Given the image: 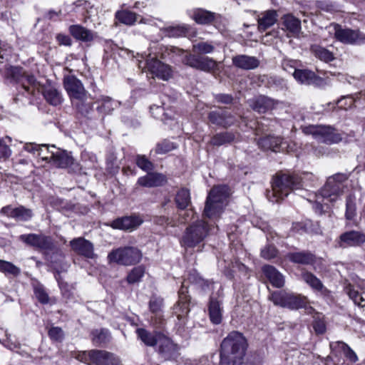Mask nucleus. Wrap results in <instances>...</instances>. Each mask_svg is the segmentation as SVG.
<instances>
[{"label":"nucleus","instance_id":"nucleus-1","mask_svg":"<svg viewBox=\"0 0 365 365\" xmlns=\"http://www.w3.org/2000/svg\"><path fill=\"white\" fill-rule=\"evenodd\" d=\"M314 178L312 173H304L298 174H280L274 179L272 190L267 192L268 200L272 202H278L287 197L292 190L302 188L307 180Z\"/></svg>","mask_w":365,"mask_h":365},{"label":"nucleus","instance_id":"nucleus-2","mask_svg":"<svg viewBox=\"0 0 365 365\" xmlns=\"http://www.w3.org/2000/svg\"><path fill=\"white\" fill-rule=\"evenodd\" d=\"M247 341L238 331H232L221 343L220 365H241Z\"/></svg>","mask_w":365,"mask_h":365},{"label":"nucleus","instance_id":"nucleus-3","mask_svg":"<svg viewBox=\"0 0 365 365\" xmlns=\"http://www.w3.org/2000/svg\"><path fill=\"white\" fill-rule=\"evenodd\" d=\"M212 228L204 220H197L190 224L184 231L180 245L187 252L190 249L197 248L200 252L204 246V240Z\"/></svg>","mask_w":365,"mask_h":365},{"label":"nucleus","instance_id":"nucleus-4","mask_svg":"<svg viewBox=\"0 0 365 365\" xmlns=\"http://www.w3.org/2000/svg\"><path fill=\"white\" fill-rule=\"evenodd\" d=\"M230 193V188L227 185L214 187L207 197L203 215L210 219L220 217L227 205Z\"/></svg>","mask_w":365,"mask_h":365},{"label":"nucleus","instance_id":"nucleus-5","mask_svg":"<svg viewBox=\"0 0 365 365\" xmlns=\"http://www.w3.org/2000/svg\"><path fill=\"white\" fill-rule=\"evenodd\" d=\"M158 56L155 47H150L149 53H143L141 59L138 60V67L143 71L150 73L153 77L168 81L172 76L171 69L169 66L159 61Z\"/></svg>","mask_w":365,"mask_h":365},{"label":"nucleus","instance_id":"nucleus-6","mask_svg":"<svg viewBox=\"0 0 365 365\" xmlns=\"http://www.w3.org/2000/svg\"><path fill=\"white\" fill-rule=\"evenodd\" d=\"M172 51L176 55L183 56L182 63L191 68L207 73H214L217 70V62L211 58L188 53L178 48H173Z\"/></svg>","mask_w":365,"mask_h":365},{"label":"nucleus","instance_id":"nucleus-7","mask_svg":"<svg viewBox=\"0 0 365 365\" xmlns=\"http://www.w3.org/2000/svg\"><path fill=\"white\" fill-rule=\"evenodd\" d=\"M269 299L276 306L289 309L303 308L307 303L305 297L285 290L272 292L269 296Z\"/></svg>","mask_w":365,"mask_h":365},{"label":"nucleus","instance_id":"nucleus-8","mask_svg":"<svg viewBox=\"0 0 365 365\" xmlns=\"http://www.w3.org/2000/svg\"><path fill=\"white\" fill-rule=\"evenodd\" d=\"M348 179L344 173H336L328 178L319 195L329 202H336L344 192L343 182Z\"/></svg>","mask_w":365,"mask_h":365},{"label":"nucleus","instance_id":"nucleus-9","mask_svg":"<svg viewBox=\"0 0 365 365\" xmlns=\"http://www.w3.org/2000/svg\"><path fill=\"white\" fill-rule=\"evenodd\" d=\"M302 130L305 134L312 135L314 139L327 144L337 143L342 140L341 134L329 125H311Z\"/></svg>","mask_w":365,"mask_h":365},{"label":"nucleus","instance_id":"nucleus-10","mask_svg":"<svg viewBox=\"0 0 365 365\" xmlns=\"http://www.w3.org/2000/svg\"><path fill=\"white\" fill-rule=\"evenodd\" d=\"M327 29L338 41L344 44H360L365 41V34L358 29L344 28L334 23L331 24Z\"/></svg>","mask_w":365,"mask_h":365},{"label":"nucleus","instance_id":"nucleus-11","mask_svg":"<svg viewBox=\"0 0 365 365\" xmlns=\"http://www.w3.org/2000/svg\"><path fill=\"white\" fill-rule=\"evenodd\" d=\"M142 257L140 251L133 247H125L113 250L108 254V260L111 262L130 266L137 264Z\"/></svg>","mask_w":365,"mask_h":365},{"label":"nucleus","instance_id":"nucleus-12","mask_svg":"<svg viewBox=\"0 0 365 365\" xmlns=\"http://www.w3.org/2000/svg\"><path fill=\"white\" fill-rule=\"evenodd\" d=\"M63 84L68 96L76 100H84L86 96V90L80 80L74 76H67L63 79Z\"/></svg>","mask_w":365,"mask_h":365},{"label":"nucleus","instance_id":"nucleus-13","mask_svg":"<svg viewBox=\"0 0 365 365\" xmlns=\"http://www.w3.org/2000/svg\"><path fill=\"white\" fill-rule=\"evenodd\" d=\"M20 240L27 245L42 250H51L53 242L51 237L43 235L28 234L21 235Z\"/></svg>","mask_w":365,"mask_h":365},{"label":"nucleus","instance_id":"nucleus-14","mask_svg":"<svg viewBox=\"0 0 365 365\" xmlns=\"http://www.w3.org/2000/svg\"><path fill=\"white\" fill-rule=\"evenodd\" d=\"M365 243V234L360 231L350 230L342 233L337 240L339 247H360Z\"/></svg>","mask_w":365,"mask_h":365},{"label":"nucleus","instance_id":"nucleus-15","mask_svg":"<svg viewBox=\"0 0 365 365\" xmlns=\"http://www.w3.org/2000/svg\"><path fill=\"white\" fill-rule=\"evenodd\" d=\"M11 73L14 78L21 84L25 91L28 93H34L37 87V83L33 75L25 73L22 71V69L19 67H11Z\"/></svg>","mask_w":365,"mask_h":365},{"label":"nucleus","instance_id":"nucleus-16","mask_svg":"<svg viewBox=\"0 0 365 365\" xmlns=\"http://www.w3.org/2000/svg\"><path fill=\"white\" fill-rule=\"evenodd\" d=\"M248 103L252 109L259 113H265L276 108L279 104L278 101L264 96H257L249 100Z\"/></svg>","mask_w":365,"mask_h":365},{"label":"nucleus","instance_id":"nucleus-17","mask_svg":"<svg viewBox=\"0 0 365 365\" xmlns=\"http://www.w3.org/2000/svg\"><path fill=\"white\" fill-rule=\"evenodd\" d=\"M70 245L72 250L78 255L91 259L96 257L93 244L83 237L72 240L70 242Z\"/></svg>","mask_w":365,"mask_h":365},{"label":"nucleus","instance_id":"nucleus-18","mask_svg":"<svg viewBox=\"0 0 365 365\" xmlns=\"http://www.w3.org/2000/svg\"><path fill=\"white\" fill-rule=\"evenodd\" d=\"M56 150L51 151V156H43L45 160H52V163L58 168H67L73 163V158L65 150L56 149L54 145L51 146Z\"/></svg>","mask_w":365,"mask_h":365},{"label":"nucleus","instance_id":"nucleus-19","mask_svg":"<svg viewBox=\"0 0 365 365\" xmlns=\"http://www.w3.org/2000/svg\"><path fill=\"white\" fill-rule=\"evenodd\" d=\"M140 217L136 215L125 216L113 220L110 225L114 229L133 230L143 223Z\"/></svg>","mask_w":365,"mask_h":365},{"label":"nucleus","instance_id":"nucleus-20","mask_svg":"<svg viewBox=\"0 0 365 365\" xmlns=\"http://www.w3.org/2000/svg\"><path fill=\"white\" fill-rule=\"evenodd\" d=\"M1 212L9 217L21 221H28L33 217L32 210L24 206L17 207H13L11 205L5 206L1 208Z\"/></svg>","mask_w":365,"mask_h":365},{"label":"nucleus","instance_id":"nucleus-21","mask_svg":"<svg viewBox=\"0 0 365 365\" xmlns=\"http://www.w3.org/2000/svg\"><path fill=\"white\" fill-rule=\"evenodd\" d=\"M92 364L119 365L120 361L113 354L104 350H91Z\"/></svg>","mask_w":365,"mask_h":365},{"label":"nucleus","instance_id":"nucleus-22","mask_svg":"<svg viewBox=\"0 0 365 365\" xmlns=\"http://www.w3.org/2000/svg\"><path fill=\"white\" fill-rule=\"evenodd\" d=\"M232 61L235 67L243 70L255 69L260 63L259 60L257 57L245 54H240L233 56Z\"/></svg>","mask_w":365,"mask_h":365},{"label":"nucleus","instance_id":"nucleus-23","mask_svg":"<svg viewBox=\"0 0 365 365\" xmlns=\"http://www.w3.org/2000/svg\"><path fill=\"white\" fill-rule=\"evenodd\" d=\"M167 182L166 177L160 173H149L138 180V184L143 187H152L162 186Z\"/></svg>","mask_w":365,"mask_h":365},{"label":"nucleus","instance_id":"nucleus-24","mask_svg":"<svg viewBox=\"0 0 365 365\" xmlns=\"http://www.w3.org/2000/svg\"><path fill=\"white\" fill-rule=\"evenodd\" d=\"M190 312L189 299L184 286L179 291V300L174 307V312L179 319L184 318Z\"/></svg>","mask_w":365,"mask_h":365},{"label":"nucleus","instance_id":"nucleus-25","mask_svg":"<svg viewBox=\"0 0 365 365\" xmlns=\"http://www.w3.org/2000/svg\"><path fill=\"white\" fill-rule=\"evenodd\" d=\"M277 21V14L275 10H267L262 12L257 19L259 31H265L267 29L272 26Z\"/></svg>","mask_w":365,"mask_h":365},{"label":"nucleus","instance_id":"nucleus-26","mask_svg":"<svg viewBox=\"0 0 365 365\" xmlns=\"http://www.w3.org/2000/svg\"><path fill=\"white\" fill-rule=\"evenodd\" d=\"M70 34L77 40L83 42L92 41L96 34L81 25H72L69 27Z\"/></svg>","mask_w":365,"mask_h":365},{"label":"nucleus","instance_id":"nucleus-27","mask_svg":"<svg viewBox=\"0 0 365 365\" xmlns=\"http://www.w3.org/2000/svg\"><path fill=\"white\" fill-rule=\"evenodd\" d=\"M210 121L215 125L222 127H228L235 122L234 116L227 112L212 111L208 115Z\"/></svg>","mask_w":365,"mask_h":365},{"label":"nucleus","instance_id":"nucleus-28","mask_svg":"<svg viewBox=\"0 0 365 365\" xmlns=\"http://www.w3.org/2000/svg\"><path fill=\"white\" fill-rule=\"evenodd\" d=\"M262 272L272 286L280 288L284 285L283 275L273 266H264L262 267Z\"/></svg>","mask_w":365,"mask_h":365},{"label":"nucleus","instance_id":"nucleus-29","mask_svg":"<svg viewBox=\"0 0 365 365\" xmlns=\"http://www.w3.org/2000/svg\"><path fill=\"white\" fill-rule=\"evenodd\" d=\"M208 310L211 322L213 324H219L222 322L223 311L222 307V300H220L214 297H211L210 299Z\"/></svg>","mask_w":365,"mask_h":365},{"label":"nucleus","instance_id":"nucleus-30","mask_svg":"<svg viewBox=\"0 0 365 365\" xmlns=\"http://www.w3.org/2000/svg\"><path fill=\"white\" fill-rule=\"evenodd\" d=\"M215 13L202 9H195L190 11V16L199 24H207L215 19Z\"/></svg>","mask_w":365,"mask_h":365},{"label":"nucleus","instance_id":"nucleus-31","mask_svg":"<svg viewBox=\"0 0 365 365\" xmlns=\"http://www.w3.org/2000/svg\"><path fill=\"white\" fill-rule=\"evenodd\" d=\"M157 345L160 353L172 355L177 351V346L166 336L161 333H157Z\"/></svg>","mask_w":365,"mask_h":365},{"label":"nucleus","instance_id":"nucleus-32","mask_svg":"<svg viewBox=\"0 0 365 365\" xmlns=\"http://www.w3.org/2000/svg\"><path fill=\"white\" fill-rule=\"evenodd\" d=\"M258 145L263 150L277 152L282 145V139L279 137L268 135L260 138Z\"/></svg>","mask_w":365,"mask_h":365},{"label":"nucleus","instance_id":"nucleus-33","mask_svg":"<svg viewBox=\"0 0 365 365\" xmlns=\"http://www.w3.org/2000/svg\"><path fill=\"white\" fill-rule=\"evenodd\" d=\"M293 76L298 82L307 85L314 84L319 79L313 71L307 69H294Z\"/></svg>","mask_w":365,"mask_h":365},{"label":"nucleus","instance_id":"nucleus-34","mask_svg":"<svg viewBox=\"0 0 365 365\" xmlns=\"http://www.w3.org/2000/svg\"><path fill=\"white\" fill-rule=\"evenodd\" d=\"M282 24L294 36H297L301 31L300 20L292 14H286L282 17Z\"/></svg>","mask_w":365,"mask_h":365},{"label":"nucleus","instance_id":"nucleus-35","mask_svg":"<svg viewBox=\"0 0 365 365\" xmlns=\"http://www.w3.org/2000/svg\"><path fill=\"white\" fill-rule=\"evenodd\" d=\"M287 258L294 263L309 264L314 261V255L307 252H290L287 255Z\"/></svg>","mask_w":365,"mask_h":365},{"label":"nucleus","instance_id":"nucleus-36","mask_svg":"<svg viewBox=\"0 0 365 365\" xmlns=\"http://www.w3.org/2000/svg\"><path fill=\"white\" fill-rule=\"evenodd\" d=\"M175 202L180 210H185L191 204L190 192L188 189L181 188L177 192Z\"/></svg>","mask_w":365,"mask_h":365},{"label":"nucleus","instance_id":"nucleus-37","mask_svg":"<svg viewBox=\"0 0 365 365\" xmlns=\"http://www.w3.org/2000/svg\"><path fill=\"white\" fill-rule=\"evenodd\" d=\"M100 105L97 107L98 112L109 114L119 106V103L108 96H102L97 101Z\"/></svg>","mask_w":365,"mask_h":365},{"label":"nucleus","instance_id":"nucleus-38","mask_svg":"<svg viewBox=\"0 0 365 365\" xmlns=\"http://www.w3.org/2000/svg\"><path fill=\"white\" fill-rule=\"evenodd\" d=\"M311 51L316 58L324 62L328 63L334 59L333 53L321 46L312 45Z\"/></svg>","mask_w":365,"mask_h":365},{"label":"nucleus","instance_id":"nucleus-39","mask_svg":"<svg viewBox=\"0 0 365 365\" xmlns=\"http://www.w3.org/2000/svg\"><path fill=\"white\" fill-rule=\"evenodd\" d=\"M43 93L46 101L51 105L58 106L62 103L61 93L53 87L46 88Z\"/></svg>","mask_w":365,"mask_h":365},{"label":"nucleus","instance_id":"nucleus-40","mask_svg":"<svg viewBox=\"0 0 365 365\" xmlns=\"http://www.w3.org/2000/svg\"><path fill=\"white\" fill-rule=\"evenodd\" d=\"M331 349H340L344 356L351 362H356L358 361V357L356 354V353L344 342L343 341H336V342H331L330 344Z\"/></svg>","mask_w":365,"mask_h":365},{"label":"nucleus","instance_id":"nucleus-41","mask_svg":"<svg viewBox=\"0 0 365 365\" xmlns=\"http://www.w3.org/2000/svg\"><path fill=\"white\" fill-rule=\"evenodd\" d=\"M115 18L122 24L125 25H133L138 21L139 16L130 11H120L115 14Z\"/></svg>","mask_w":365,"mask_h":365},{"label":"nucleus","instance_id":"nucleus-42","mask_svg":"<svg viewBox=\"0 0 365 365\" xmlns=\"http://www.w3.org/2000/svg\"><path fill=\"white\" fill-rule=\"evenodd\" d=\"M187 31L185 25L171 26L163 29V34L168 37H181L184 36Z\"/></svg>","mask_w":365,"mask_h":365},{"label":"nucleus","instance_id":"nucleus-43","mask_svg":"<svg viewBox=\"0 0 365 365\" xmlns=\"http://www.w3.org/2000/svg\"><path fill=\"white\" fill-rule=\"evenodd\" d=\"M235 135L230 132H224L214 135L210 143L213 145H222L227 143L232 142L235 140Z\"/></svg>","mask_w":365,"mask_h":365},{"label":"nucleus","instance_id":"nucleus-44","mask_svg":"<svg viewBox=\"0 0 365 365\" xmlns=\"http://www.w3.org/2000/svg\"><path fill=\"white\" fill-rule=\"evenodd\" d=\"M136 331L138 337L147 346H153L157 345V333L153 334L144 329H138Z\"/></svg>","mask_w":365,"mask_h":365},{"label":"nucleus","instance_id":"nucleus-45","mask_svg":"<svg viewBox=\"0 0 365 365\" xmlns=\"http://www.w3.org/2000/svg\"><path fill=\"white\" fill-rule=\"evenodd\" d=\"M345 291L355 304L361 308H365V299L359 294L357 290L354 289L352 285L348 284L345 287Z\"/></svg>","mask_w":365,"mask_h":365},{"label":"nucleus","instance_id":"nucleus-46","mask_svg":"<svg viewBox=\"0 0 365 365\" xmlns=\"http://www.w3.org/2000/svg\"><path fill=\"white\" fill-rule=\"evenodd\" d=\"M109 338L110 334L107 329L95 330L92 332V341L96 346L106 343Z\"/></svg>","mask_w":365,"mask_h":365},{"label":"nucleus","instance_id":"nucleus-47","mask_svg":"<svg viewBox=\"0 0 365 365\" xmlns=\"http://www.w3.org/2000/svg\"><path fill=\"white\" fill-rule=\"evenodd\" d=\"M215 50V46L211 42L200 41L193 44L192 51L201 54L211 53Z\"/></svg>","mask_w":365,"mask_h":365},{"label":"nucleus","instance_id":"nucleus-48","mask_svg":"<svg viewBox=\"0 0 365 365\" xmlns=\"http://www.w3.org/2000/svg\"><path fill=\"white\" fill-rule=\"evenodd\" d=\"M303 280L307 283L313 289L319 291L323 288V284L321 281L316 277L314 274L309 272H304L302 274Z\"/></svg>","mask_w":365,"mask_h":365},{"label":"nucleus","instance_id":"nucleus-49","mask_svg":"<svg viewBox=\"0 0 365 365\" xmlns=\"http://www.w3.org/2000/svg\"><path fill=\"white\" fill-rule=\"evenodd\" d=\"M356 210L355 197L349 195L347 197L346 203V218L349 220H353L356 215Z\"/></svg>","mask_w":365,"mask_h":365},{"label":"nucleus","instance_id":"nucleus-50","mask_svg":"<svg viewBox=\"0 0 365 365\" xmlns=\"http://www.w3.org/2000/svg\"><path fill=\"white\" fill-rule=\"evenodd\" d=\"M145 273V269L142 266L134 267L127 277V281L130 284L135 283L141 279Z\"/></svg>","mask_w":365,"mask_h":365},{"label":"nucleus","instance_id":"nucleus-51","mask_svg":"<svg viewBox=\"0 0 365 365\" xmlns=\"http://www.w3.org/2000/svg\"><path fill=\"white\" fill-rule=\"evenodd\" d=\"M0 271L14 276H17L21 272L20 269L16 265L4 260H0Z\"/></svg>","mask_w":365,"mask_h":365},{"label":"nucleus","instance_id":"nucleus-52","mask_svg":"<svg viewBox=\"0 0 365 365\" xmlns=\"http://www.w3.org/2000/svg\"><path fill=\"white\" fill-rule=\"evenodd\" d=\"M175 148L176 145L174 143L164 140L157 145L155 152L158 154H165Z\"/></svg>","mask_w":365,"mask_h":365},{"label":"nucleus","instance_id":"nucleus-53","mask_svg":"<svg viewBox=\"0 0 365 365\" xmlns=\"http://www.w3.org/2000/svg\"><path fill=\"white\" fill-rule=\"evenodd\" d=\"M24 150L36 154L37 155H41L43 153V148L46 149L48 151V145L46 144H35V143H26L24 146Z\"/></svg>","mask_w":365,"mask_h":365},{"label":"nucleus","instance_id":"nucleus-54","mask_svg":"<svg viewBox=\"0 0 365 365\" xmlns=\"http://www.w3.org/2000/svg\"><path fill=\"white\" fill-rule=\"evenodd\" d=\"M136 164L144 171L148 172L153 169V163L145 155H137Z\"/></svg>","mask_w":365,"mask_h":365},{"label":"nucleus","instance_id":"nucleus-55","mask_svg":"<svg viewBox=\"0 0 365 365\" xmlns=\"http://www.w3.org/2000/svg\"><path fill=\"white\" fill-rule=\"evenodd\" d=\"M48 336L53 341L61 342L64 338V333L61 328L53 327L48 330Z\"/></svg>","mask_w":365,"mask_h":365},{"label":"nucleus","instance_id":"nucleus-56","mask_svg":"<svg viewBox=\"0 0 365 365\" xmlns=\"http://www.w3.org/2000/svg\"><path fill=\"white\" fill-rule=\"evenodd\" d=\"M312 222L306 221L304 222H297L293 224V230L299 233L312 232L313 230L311 228Z\"/></svg>","mask_w":365,"mask_h":365},{"label":"nucleus","instance_id":"nucleus-57","mask_svg":"<svg viewBox=\"0 0 365 365\" xmlns=\"http://www.w3.org/2000/svg\"><path fill=\"white\" fill-rule=\"evenodd\" d=\"M34 294L38 300L42 304H46L48 302V296L45 292L43 287L41 285L34 287Z\"/></svg>","mask_w":365,"mask_h":365},{"label":"nucleus","instance_id":"nucleus-58","mask_svg":"<svg viewBox=\"0 0 365 365\" xmlns=\"http://www.w3.org/2000/svg\"><path fill=\"white\" fill-rule=\"evenodd\" d=\"M277 255V250L272 245H267L261 250V256L265 259L274 258Z\"/></svg>","mask_w":365,"mask_h":365},{"label":"nucleus","instance_id":"nucleus-59","mask_svg":"<svg viewBox=\"0 0 365 365\" xmlns=\"http://www.w3.org/2000/svg\"><path fill=\"white\" fill-rule=\"evenodd\" d=\"M312 325L317 334H322L326 331V324L322 319L315 318Z\"/></svg>","mask_w":365,"mask_h":365},{"label":"nucleus","instance_id":"nucleus-60","mask_svg":"<svg viewBox=\"0 0 365 365\" xmlns=\"http://www.w3.org/2000/svg\"><path fill=\"white\" fill-rule=\"evenodd\" d=\"M75 358L88 365L92 364L91 350L89 351H81L76 354Z\"/></svg>","mask_w":365,"mask_h":365},{"label":"nucleus","instance_id":"nucleus-61","mask_svg":"<svg viewBox=\"0 0 365 365\" xmlns=\"http://www.w3.org/2000/svg\"><path fill=\"white\" fill-rule=\"evenodd\" d=\"M337 103L339 107L346 110L354 106V100L351 96H346L339 100Z\"/></svg>","mask_w":365,"mask_h":365},{"label":"nucleus","instance_id":"nucleus-62","mask_svg":"<svg viewBox=\"0 0 365 365\" xmlns=\"http://www.w3.org/2000/svg\"><path fill=\"white\" fill-rule=\"evenodd\" d=\"M163 301L159 298H152L150 301V309L153 313H158L160 312Z\"/></svg>","mask_w":365,"mask_h":365},{"label":"nucleus","instance_id":"nucleus-63","mask_svg":"<svg viewBox=\"0 0 365 365\" xmlns=\"http://www.w3.org/2000/svg\"><path fill=\"white\" fill-rule=\"evenodd\" d=\"M11 154V150L8 145H6L2 139L0 138V159H6Z\"/></svg>","mask_w":365,"mask_h":365},{"label":"nucleus","instance_id":"nucleus-64","mask_svg":"<svg viewBox=\"0 0 365 365\" xmlns=\"http://www.w3.org/2000/svg\"><path fill=\"white\" fill-rule=\"evenodd\" d=\"M215 100L219 103L230 104L232 103L233 98L228 94H218L215 96Z\"/></svg>","mask_w":365,"mask_h":365}]
</instances>
